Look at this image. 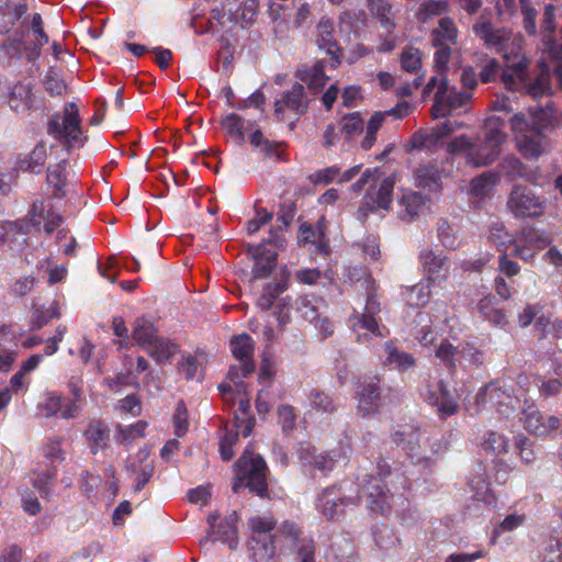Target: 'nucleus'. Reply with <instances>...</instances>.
Returning <instances> with one entry per match:
<instances>
[{
    "mask_svg": "<svg viewBox=\"0 0 562 562\" xmlns=\"http://www.w3.org/2000/svg\"><path fill=\"white\" fill-rule=\"evenodd\" d=\"M473 33L484 46L505 59L501 80L507 90L541 98L550 91L551 75L548 65L539 63L537 72H530L529 59L521 54L520 40L506 27H495L490 21L473 24Z\"/></svg>",
    "mask_w": 562,
    "mask_h": 562,
    "instance_id": "f257e3e1",
    "label": "nucleus"
},
{
    "mask_svg": "<svg viewBox=\"0 0 562 562\" xmlns=\"http://www.w3.org/2000/svg\"><path fill=\"white\" fill-rule=\"evenodd\" d=\"M555 126L562 127V113L540 106L530 108L529 117L525 113L510 117L516 147L527 159H536L543 153L546 132Z\"/></svg>",
    "mask_w": 562,
    "mask_h": 562,
    "instance_id": "f03ea898",
    "label": "nucleus"
},
{
    "mask_svg": "<svg viewBox=\"0 0 562 562\" xmlns=\"http://www.w3.org/2000/svg\"><path fill=\"white\" fill-rule=\"evenodd\" d=\"M248 550L255 562H270L274 558L279 536L296 543L302 533L299 525L291 520H284L277 527V520L272 516H252L248 519Z\"/></svg>",
    "mask_w": 562,
    "mask_h": 562,
    "instance_id": "7ed1b4c3",
    "label": "nucleus"
},
{
    "mask_svg": "<svg viewBox=\"0 0 562 562\" xmlns=\"http://www.w3.org/2000/svg\"><path fill=\"white\" fill-rule=\"evenodd\" d=\"M392 468L384 458H379L375 465V474L368 475L362 484V491L367 497L368 508L382 516H387L396 501L404 506L408 505L407 498L403 495L396 496L387 487L386 479L391 476Z\"/></svg>",
    "mask_w": 562,
    "mask_h": 562,
    "instance_id": "20e7f679",
    "label": "nucleus"
},
{
    "mask_svg": "<svg viewBox=\"0 0 562 562\" xmlns=\"http://www.w3.org/2000/svg\"><path fill=\"white\" fill-rule=\"evenodd\" d=\"M504 121L497 116L485 120V134L483 138H476L473 147L465 154L467 164L479 168L491 165L501 154V147L506 140L503 132Z\"/></svg>",
    "mask_w": 562,
    "mask_h": 562,
    "instance_id": "39448f33",
    "label": "nucleus"
},
{
    "mask_svg": "<svg viewBox=\"0 0 562 562\" xmlns=\"http://www.w3.org/2000/svg\"><path fill=\"white\" fill-rule=\"evenodd\" d=\"M249 447L245 449L244 454L236 461V477L233 484L234 493H238L241 486L248 487L261 498L269 496L267 473L268 467L261 456L248 458Z\"/></svg>",
    "mask_w": 562,
    "mask_h": 562,
    "instance_id": "423d86ee",
    "label": "nucleus"
},
{
    "mask_svg": "<svg viewBox=\"0 0 562 562\" xmlns=\"http://www.w3.org/2000/svg\"><path fill=\"white\" fill-rule=\"evenodd\" d=\"M47 134L67 148L83 145L86 137L82 136L81 119L76 103H66L63 114H52L47 123Z\"/></svg>",
    "mask_w": 562,
    "mask_h": 562,
    "instance_id": "0eeeda50",
    "label": "nucleus"
},
{
    "mask_svg": "<svg viewBox=\"0 0 562 562\" xmlns=\"http://www.w3.org/2000/svg\"><path fill=\"white\" fill-rule=\"evenodd\" d=\"M348 483L333 484L318 493L315 502L316 509L327 520L338 519L348 508L360 504V493L355 488L348 493Z\"/></svg>",
    "mask_w": 562,
    "mask_h": 562,
    "instance_id": "6e6552de",
    "label": "nucleus"
},
{
    "mask_svg": "<svg viewBox=\"0 0 562 562\" xmlns=\"http://www.w3.org/2000/svg\"><path fill=\"white\" fill-rule=\"evenodd\" d=\"M420 397L436 409L442 420L459 413L458 397L448 389L447 383L438 376L428 375L419 387Z\"/></svg>",
    "mask_w": 562,
    "mask_h": 562,
    "instance_id": "1a4fd4ad",
    "label": "nucleus"
},
{
    "mask_svg": "<svg viewBox=\"0 0 562 562\" xmlns=\"http://www.w3.org/2000/svg\"><path fill=\"white\" fill-rule=\"evenodd\" d=\"M255 340L248 334L235 335L231 339V349L235 359L240 361V368L231 367L227 378L233 381L239 392L246 390L247 385L243 382H235V379L249 376L255 371L254 353H255Z\"/></svg>",
    "mask_w": 562,
    "mask_h": 562,
    "instance_id": "9d476101",
    "label": "nucleus"
},
{
    "mask_svg": "<svg viewBox=\"0 0 562 562\" xmlns=\"http://www.w3.org/2000/svg\"><path fill=\"white\" fill-rule=\"evenodd\" d=\"M507 209L516 218H538L544 213V201L530 188L516 184L508 195Z\"/></svg>",
    "mask_w": 562,
    "mask_h": 562,
    "instance_id": "9b49d317",
    "label": "nucleus"
},
{
    "mask_svg": "<svg viewBox=\"0 0 562 562\" xmlns=\"http://www.w3.org/2000/svg\"><path fill=\"white\" fill-rule=\"evenodd\" d=\"M551 243L550 237L532 226H525L509 240L513 246L512 255L525 262H531L539 250L544 249Z\"/></svg>",
    "mask_w": 562,
    "mask_h": 562,
    "instance_id": "f8f14e48",
    "label": "nucleus"
},
{
    "mask_svg": "<svg viewBox=\"0 0 562 562\" xmlns=\"http://www.w3.org/2000/svg\"><path fill=\"white\" fill-rule=\"evenodd\" d=\"M34 90L35 83L31 80L14 82L7 93L9 108L18 114L42 110L44 100Z\"/></svg>",
    "mask_w": 562,
    "mask_h": 562,
    "instance_id": "ddd939ff",
    "label": "nucleus"
},
{
    "mask_svg": "<svg viewBox=\"0 0 562 562\" xmlns=\"http://www.w3.org/2000/svg\"><path fill=\"white\" fill-rule=\"evenodd\" d=\"M470 99L471 94L469 92L458 91L449 86L446 77H441L431 106L432 115L436 119L445 117L452 111L463 108Z\"/></svg>",
    "mask_w": 562,
    "mask_h": 562,
    "instance_id": "4468645a",
    "label": "nucleus"
},
{
    "mask_svg": "<svg viewBox=\"0 0 562 562\" xmlns=\"http://www.w3.org/2000/svg\"><path fill=\"white\" fill-rule=\"evenodd\" d=\"M419 440L420 426L415 420L398 425V428L392 434L393 443L405 450L413 463L422 464L425 462L428 464L430 458L428 454H422Z\"/></svg>",
    "mask_w": 562,
    "mask_h": 562,
    "instance_id": "2eb2a0df",
    "label": "nucleus"
},
{
    "mask_svg": "<svg viewBox=\"0 0 562 562\" xmlns=\"http://www.w3.org/2000/svg\"><path fill=\"white\" fill-rule=\"evenodd\" d=\"M515 398L510 392L501 386L497 381L490 382L482 386L474 400L476 412L486 407L495 408L499 414H508L514 407Z\"/></svg>",
    "mask_w": 562,
    "mask_h": 562,
    "instance_id": "dca6fc26",
    "label": "nucleus"
},
{
    "mask_svg": "<svg viewBox=\"0 0 562 562\" xmlns=\"http://www.w3.org/2000/svg\"><path fill=\"white\" fill-rule=\"evenodd\" d=\"M310 99L305 93L302 83H295L288 91H284L279 99L274 101V114L278 120H285L288 114L296 119L307 113Z\"/></svg>",
    "mask_w": 562,
    "mask_h": 562,
    "instance_id": "f3484780",
    "label": "nucleus"
},
{
    "mask_svg": "<svg viewBox=\"0 0 562 562\" xmlns=\"http://www.w3.org/2000/svg\"><path fill=\"white\" fill-rule=\"evenodd\" d=\"M40 412L46 418L56 417L65 420L75 419L81 412V405L60 392H47L44 401L38 405Z\"/></svg>",
    "mask_w": 562,
    "mask_h": 562,
    "instance_id": "a211bd4d",
    "label": "nucleus"
},
{
    "mask_svg": "<svg viewBox=\"0 0 562 562\" xmlns=\"http://www.w3.org/2000/svg\"><path fill=\"white\" fill-rule=\"evenodd\" d=\"M316 45L331 58V67L336 68L342 59V48L335 38V23L323 16L316 26Z\"/></svg>",
    "mask_w": 562,
    "mask_h": 562,
    "instance_id": "6ab92c4d",
    "label": "nucleus"
},
{
    "mask_svg": "<svg viewBox=\"0 0 562 562\" xmlns=\"http://www.w3.org/2000/svg\"><path fill=\"white\" fill-rule=\"evenodd\" d=\"M247 254L255 261L252 268V277L255 279L268 278L277 266L278 254L274 249H270L265 243L258 245H247Z\"/></svg>",
    "mask_w": 562,
    "mask_h": 562,
    "instance_id": "aec40b11",
    "label": "nucleus"
},
{
    "mask_svg": "<svg viewBox=\"0 0 562 562\" xmlns=\"http://www.w3.org/2000/svg\"><path fill=\"white\" fill-rule=\"evenodd\" d=\"M27 215L36 231L43 227L48 235L53 234L64 221L63 216L52 205L46 206L43 200L34 201Z\"/></svg>",
    "mask_w": 562,
    "mask_h": 562,
    "instance_id": "412c9836",
    "label": "nucleus"
},
{
    "mask_svg": "<svg viewBox=\"0 0 562 562\" xmlns=\"http://www.w3.org/2000/svg\"><path fill=\"white\" fill-rule=\"evenodd\" d=\"M379 383V379L372 378L370 381L361 384L360 391L357 393V409L363 417L376 414L382 406L381 387Z\"/></svg>",
    "mask_w": 562,
    "mask_h": 562,
    "instance_id": "4be33fe9",
    "label": "nucleus"
},
{
    "mask_svg": "<svg viewBox=\"0 0 562 562\" xmlns=\"http://www.w3.org/2000/svg\"><path fill=\"white\" fill-rule=\"evenodd\" d=\"M420 265L429 282L441 283L448 279V257L436 254L431 248L425 249L419 255Z\"/></svg>",
    "mask_w": 562,
    "mask_h": 562,
    "instance_id": "5701e85b",
    "label": "nucleus"
},
{
    "mask_svg": "<svg viewBox=\"0 0 562 562\" xmlns=\"http://www.w3.org/2000/svg\"><path fill=\"white\" fill-rule=\"evenodd\" d=\"M349 324L353 333L357 334V340L359 342H366L373 337H383L384 334L381 331V326L376 317L353 311V314L349 317Z\"/></svg>",
    "mask_w": 562,
    "mask_h": 562,
    "instance_id": "b1692460",
    "label": "nucleus"
},
{
    "mask_svg": "<svg viewBox=\"0 0 562 562\" xmlns=\"http://www.w3.org/2000/svg\"><path fill=\"white\" fill-rule=\"evenodd\" d=\"M395 181L393 177H386L381 182L378 189L370 188L364 195V203L370 212L378 210H387L392 203V195Z\"/></svg>",
    "mask_w": 562,
    "mask_h": 562,
    "instance_id": "393cba45",
    "label": "nucleus"
},
{
    "mask_svg": "<svg viewBox=\"0 0 562 562\" xmlns=\"http://www.w3.org/2000/svg\"><path fill=\"white\" fill-rule=\"evenodd\" d=\"M300 459L307 465L323 472H331L336 465L338 453L336 451L317 452L316 449L310 445L300 448Z\"/></svg>",
    "mask_w": 562,
    "mask_h": 562,
    "instance_id": "a878e982",
    "label": "nucleus"
},
{
    "mask_svg": "<svg viewBox=\"0 0 562 562\" xmlns=\"http://www.w3.org/2000/svg\"><path fill=\"white\" fill-rule=\"evenodd\" d=\"M85 439L92 454L103 451L110 440V429L102 420H92L83 431Z\"/></svg>",
    "mask_w": 562,
    "mask_h": 562,
    "instance_id": "bb28decb",
    "label": "nucleus"
},
{
    "mask_svg": "<svg viewBox=\"0 0 562 562\" xmlns=\"http://www.w3.org/2000/svg\"><path fill=\"white\" fill-rule=\"evenodd\" d=\"M295 77L306 83L307 88L314 93H318L327 83L328 77L325 75V61L318 60L312 67L297 69Z\"/></svg>",
    "mask_w": 562,
    "mask_h": 562,
    "instance_id": "cd10ccee",
    "label": "nucleus"
},
{
    "mask_svg": "<svg viewBox=\"0 0 562 562\" xmlns=\"http://www.w3.org/2000/svg\"><path fill=\"white\" fill-rule=\"evenodd\" d=\"M218 516L209 515L207 522L210 525V537L213 541L226 543L231 550H235L238 546L237 527L223 521L216 522Z\"/></svg>",
    "mask_w": 562,
    "mask_h": 562,
    "instance_id": "c85d7f7f",
    "label": "nucleus"
},
{
    "mask_svg": "<svg viewBox=\"0 0 562 562\" xmlns=\"http://www.w3.org/2000/svg\"><path fill=\"white\" fill-rule=\"evenodd\" d=\"M296 310L301 313L302 317H304L310 323L315 324V326H318V323L321 322L322 325L319 327L321 329H324L325 337L333 334V329H330L328 319L319 318L317 301L315 297H310L307 295L300 296L296 300Z\"/></svg>",
    "mask_w": 562,
    "mask_h": 562,
    "instance_id": "c756f323",
    "label": "nucleus"
},
{
    "mask_svg": "<svg viewBox=\"0 0 562 562\" xmlns=\"http://www.w3.org/2000/svg\"><path fill=\"white\" fill-rule=\"evenodd\" d=\"M442 170L436 165H420L415 170V181L418 188L437 192L441 189Z\"/></svg>",
    "mask_w": 562,
    "mask_h": 562,
    "instance_id": "7c9ffc66",
    "label": "nucleus"
},
{
    "mask_svg": "<svg viewBox=\"0 0 562 562\" xmlns=\"http://www.w3.org/2000/svg\"><path fill=\"white\" fill-rule=\"evenodd\" d=\"M459 31L454 21L445 16L438 22V27L434 29L430 33L432 46L441 44L456 45L458 43Z\"/></svg>",
    "mask_w": 562,
    "mask_h": 562,
    "instance_id": "2f4dec72",
    "label": "nucleus"
},
{
    "mask_svg": "<svg viewBox=\"0 0 562 562\" xmlns=\"http://www.w3.org/2000/svg\"><path fill=\"white\" fill-rule=\"evenodd\" d=\"M157 327L147 316L137 317L133 324L132 337L142 349H145L156 337Z\"/></svg>",
    "mask_w": 562,
    "mask_h": 562,
    "instance_id": "473e14b6",
    "label": "nucleus"
},
{
    "mask_svg": "<svg viewBox=\"0 0 562 562\" xmlns=\"http://www.w3.org/2000/svg\"><path fill=\"white\" fill-rule=\"evenodd\" d=\"M538 558L540 562H562V539L555 530L541 540Z\"/></svg>",
    "mask_w": 562,
    "mask_h": 562,
    "instance_id": "72a5a7b5",
    "label": "nucleus"
},
{
    "mask_svg": "<svg viewBox=\"0 0 562 562\" xmlns=\"http://www.w3.org/2000/svg\"><path fill=\"white\" fill-rule=\"evenodd\" d=\"M498 172L509 181L530 180L527 166L514 155H507L502 159L498 165Z\"/></svg>",
    "mask_w": 562,
    "mask_h": 562,
    "instance_id": "f704fd0d",
    "label": "nucleus"
},
{
    "mask_svg": "<svg viewBox=\"0 0 562 562\" xmlns=\"http://www.w3.org/2000/svg\"><path fill=\"white\" fill-rule=\"evenodd\" d=\"M476 308L485 321L492 325L505 327L508 325L507 315L502 308L496 307L494 299L491 295L481 299L476 305Z\"/></svg>",
    "mask_w": 562,
    "mask_h": 562,
    "instance_id": "c9c22d12",
    "label": "nucleus"
},
{
    "mask_svg": "<svg viewBox=\"0 0 562 562\" xmlns=\"http://www.w3.org/2000/svg\"><path fill=\"white\" fill-rule=\"evenodd\" d=\"M288 288V279H281L266 284L260 297L257 300L256 306L262 312H268Z\"/></svg>",
    "mask_w": 562,
    "mask_h": 562,
    "instance_id": "e433bc0d",
    "label": "nucleus"
},
{
    "mask_svg": "<svg viewBox=\"0 0 562 562\" xmlns=\"http://www.w3.org/2000/svg\"><path fill=\"white\" fill-rule=\"evenodd\" d=\"M144 350L156 362L166 363L176 355L178 347L169 339L156 337Z\"/></svg>",
    "mask_w": 562,
    "mask_h": 562,
    "instance_id": "4c0bfd02",
    "label": "nucleus"
},
{
    "mask_svg": "<svg viewBox=\"0 0 562 562\" xmlns=\"http://www.w3.org/2000/svg\"><path fill=\"white\" fill-rule=\"evenodd\" d=\"M66 168L67 160H61L47 169L46 181L48 186L54 189L53 196L55 199H60L66 195Z\"/></svg>",
    "mask_w": 562,
    "mask_h": 562,
    "instance_id": "58836bf2",
    "label": "nucleus"
},
{
    "mask_svg": "<svg viewBox=\"0 0 562 562\" xmlns=\"http://www.w3.org/2000/svg\"><path fill=\"white\" fill-rule=\"evenodd\" d=\"M400 205L404 209L400 212L401 218L405 221L416 220L425 205L424 196L418 192H408L402 195Z\"/></svg>",
    "mask_w": 562,
    "mask_h": 562,
    "instance_id": "ea45409f",
    "label": "nucleus"
},
{
    "mask_svg": "<svg viewBox=\"0 0 562 562\" xmlns=\"http://www.w3.org/2000/svg\"><path fill=\"white\" fill-rule=\"evenodd\" d=\"M59 305L57 301H54L49 307L45 306H36L33 304L32 306V317H31V329L38 330L46 326L52 319L59 318Z\"/></svg>",
    "mask_w": 562,
    "mask_h": 562,
    "instance_id": "a19ab883",
    "label": "nucleus"
},
{
    "mask_svg": "<svg viewBox=\"0 0 562 562\" xmlns=\"http://www.w3.org/2000/svg\"><path fill=\"white\" fill-rule=\"evenodd\" d=\"M369 10L380 21L381 26L386 33H392L395 29V22L392 18V5L387 0H368Z\"/></svg>",
    "mask_w": 562,
    "mask_h": 562,
    "instance_id": "79ce46f5",
    "label": "nucleus"
},
{
    "mask_svg": "<svg viewBox=\"0 0 562 562\" xmlns=\"http://www.w3.org/2000/svg\"><path fill=\"white\" fill-rule=\"evenodd\" d=\"M27 11L25 3H20L11 8L10 4L0 7V35L7 34Z\"/></svg>",
    "mask_w": 562,
    "mask_h": 562,
    "instance_id": "37998d69",
    "label": "nucleus"
},
{
    "mask_svg": "<svg viewBox=\"0 0 562 562\" xmlns=\"http://www.w3.org/2000/svg\"><path fill=\"white\" fill-rule=\"evenodd\" d=\"M221 125L226 134L237 144L245 140L244 119L236 113H229L221 120Z\"/></svg>",
    "mask_w": 562,
    "mask_h": 562,
    "instance_id": "c03bdc74",
    "label": "nucleus"
},
{
    "mask_svg": "<svg viewBox=\"0 0 562 562\" xmlns=\"http://www.w3.org/2000/svg\"><path fill=\"white\" fill-rule=\"evenodd\" d=\"M449 11L447 0H425L420 3L416 16L419 21L426 22L427 20L439 16Z\"/></svg>",
    "mask_w": 562,
    "mask_h": 562,
    "instance_id": "a18cd8bd",
    "label": "nucleus"
},
{
    "mask_svg": "<svg viewBox=\"0 0 562 562\" xmlns=\"http://www.w3.org/2000/svg\"><path fill=\"white\" fill-rule=\"evenodd\" d=\"M313 409L322 414H333L337 409L335 400L322 390L313 389L308 395Z\"/></svg>",
    "mask_w": 562,
    "mask_h": 562,
    "instance_id": "49530a36",
    "label": "nucleus"
},
{
    "mask_svg": "<svg viewBox=\"0 0 562 562\" xmlns=\"http://www.w3.org/2000/svg\"><path fill=\"white\" fill-rule=\"evenodd\" d=\"M400 61L404 71L416 74L423 65V53L417 47L406 46L401 53Z\"/></svg>",
    "mask_w": 562,
    "mask_h": 562,
    "instance_id": "de8ad7c7",
    "label": "nucleus"
},
{
    "mask_svg": "<svg viewBox=\"0 0 562 562\" xmlns=\"http://www.w3.org/2000/svg\"><path fill=\"white\" fill-rule=\"evenodd\" d=\"M363 127L364 122L360 113L352 112L342 117L339 131L345 136L346 140L349 142L355 136L361 134Z\"/></svg>",
    "mask_w": 562,
    "mask_h": 562,
    "instance_id": "09e8293b",
    "label": "nucleus"
},
{
    "mask_svg": "<svg viewBox=\"0 0 562 562\" xmlns=\"http://www.w3.org/2000/svg\"><path fill=\"white\" fill-rule=\"evenodd\" d=\"M43 86L50 97H61L67 90L64 79L54 67H49L46 71L43 79Z\"/></svg>",
    "mask_w": 562,
    "mask_h": 562,
    "instance_id": "8fccbe9b",
    "label": "nucleus"
},
{
    "mask_svg": "<svg viewBox=\"0 0 562 562\" xmlns=\"http://www.w3.org/2000/svg\"><path fill=\"white\" fill-rule=\"evenodd\" d=\"M147 428V423L143 420H138L133 425L127 427L117 426L115 440L119 443H130L135 438H142L145 436V430Z\"/></svg>",
    "mask_w": 562,
    "mask_h": 562,
    "instance_id": "3c124183",
    "label": "nucleus"
},
{
    "mask_svg": "<svg viewBox=\"0 0 562 562\" xmlns=\"http://www.w3.org/2000/svg\"><path fill=\"white\" fill-rule=\"evenodd\" d=\"M546 50L548 52L550 61L553 65V72L562 86V41L550 37L546 42Z\"/></svg>",
    "mask_w": 562,
    "mask_h": 562,
    "instance_id": "603ef678",
    "label": "nucleus"
},
{
    "mask_svg": "<svg viewBox=\"0 0 562 562\" xmlns=\"http://www.w3.org/2000/svg\"><path fill=\"white\" fill-rule=\"evenodd\" d=\"M385 351L387 353L386 362L395 364L400 370H407L415 364V359L412 355L400 351L391 342L385 344Z\"/></svg>",
    "mask_w": 562,
    "mask_h": 562,
    "instance_id": "864d4df0",
    "label": "nucleus"
},
{
    "mask_svg": "<svg viewBox=\"0 0 562 562\" xmlns=\"http://www.w3.org/2000/svg\"><path fill=\"white\" fill-rule=\"evenodd\" d=\"M46 160V148L43 144H37L34 149L31 151L29 158L21 161V169L32 172L38 173L41 168L44 166Z\"/></svg>",
    "mask_w": 562,
    "mask_h": 562,
    "instance_id": "5fc2aeb1",
    "label": "nucleus"
},
{
    "mask_svg": "<svg viewBox=\"0 0 562 562\" xmlns=\"http://www.w3.org/2000/svg\"><path fill=\"white\" fill-rule=\"evenodd\" d=\"M481 446L484 451L498 456L501 453L507 452L508 439H506L504 435L497 431L490 430Z\"/></svg>",
    "mask_w": 562,
    "mask_h": 562,
    "instance_id": "6e6d98bb",
    "label": "nucleus"
},
{
    "mask_svg": "<svg viewBox=\"0 0 562 562\" xmlns=\"http://www.w3.org/2000/svg\"><path fill=\"white\" fill-rule=\"evenodd\" d=\"M495 182L496 177L494 173L490 171L483 172L471 180L470 193L476 198H484Z\"/></svg>",
    "mask_w": 562,
    "mask_h": 562,
    "instance_id": "4d7b16f0",
    "label": "nucleus"
},
{
    "mask_svg": "<svg viewBox=\"0 0 562 562\" xmlns=\"http://www.w3.org/2000/svg\"><path fill=\"white\" fill-rule=\"evenodd\" d=\"M526 521V515L524 514H512L506 516L503 521L494 528L491 536V542L496 543L497 538L503 532H510L519 528Z\"/></svg>",
    "mask_w": 562,
    "mask_h": 562,
    "instance_id": "13d9d810",
    "label": "nucleus"
},
{
    "mask_svg": "<svg viewBox=\"0 0 562 562\" xmlns=\"http://www.w3.org/2000/svg\"><path fill=\"white\" fill-rule=\"evenodd\" d=\"M278 425L281 427L282 431L289 435L296 425V409L294 406L289 404H282L278 407Z\"/></svg>",
    "mask_w": 562,
    "mask_h": 562,
    "instance_id": "bf43d9fd",
    "label": "nucleus"
},
{
    "mask_svg": "<svg viewBox=\"0 0 562 562\" xmlns=\"http://www.w3.org/2000/svg\"><path fill=\"white\" fill-rule=\"evenodd\" d=\"M522 14V25L527 34L535 35L537 33V10L532 7L530 0H518Z\"/></svg>",
    "mask_w": 562,
    "mask_h": 562,
    "instance_id": "052dcab7",
    "label": "nucleus"
},
{
    "mask_svg": "<svg viewBox=\"0 0 562 562\" xmlns=\"http://www.w3.org/2000/svg\"><path fill=\"white\" fill-rule=\"evenodd\" d=\"M238 441V430L226 429L220 439V454L224 461H231L235 457L234 447Z\"/></svg>",
    "mask_w": 562,
    "mask_h": 562,
    "instance_id": "680f3d73",
    "label": "nucleus"
},
{
    "mask_svg": "<svg viewBox=\"0 0 562 562\" xmlns=\"http://www.w3.org/2000/svg\"><path fill=\"white\" fill-rule=\"evenodd\" d=\"M451 46L449 44H441L439 46H434L436 48L434 54V67L438 75H443L449 69V61L451 58Z\"/></svg>",
    "mask_w": 562,
    "mask_h": 562,
    "instance_id": "e2e57ef3",
    "label": "nucleus"
},
{
    "mask_svg": "<svg viewBox=\"0 0 562 562\" xmlns=\"http://www.w3.org/2000/svg\"><path fill=\"white\" fill-rule=\"evenodd\" d=\"M340 175V168L338 166H330L323 169H318L311 173L307 179L315 186L323 184L327 186L335 179H338Z\"/></svg>",
    "mask_w": 562,
    "mask_h": 562,
    "instance_id": "0e129e2a",
    "label": "nucleus"
},
{
    "mask_svg": "<svg viewBox=\"0 0 562 562\" xmlns=\"http://www.w3.org/2000/svg\"><path fill=\"white\" fill-rule=\"evenodd\" d=\"M456 356H460V351L450 342L443 341L436 349V357L440 359L449 370H456Z\"/></svg>",
    "mask_w": 562,
    "mask_h": 562,
    "instance_id": "69168bd1",
    "label": "nucleus"
},
{
    "mask_svg": "<svg viewBox=\"0 0 562 562\" xmlns=\"http://www.w3.org/2000/svg\"><path fill=\"white\" fill-rule=\"evenodd\" d=\"M173 432L178 438L183 437L189 429L188 411L183 402H179L173 414Z\"/></svg>",
    "mask_w": 562,
    "mask_h": 562,
    "instance_id": "338daca9",
    "label": "nucleus"
},
{
    "mask_svg": "<svg viewBox=\"0 0 562 562\" xmlns=\"http://www.w3.org/2000/svg\"><path fill=\"white\" fill-rule=\"evenodd\" d=\"M525 428L536 436H546L544 415L539 411L528 413L525 420Z\"/></svg>",
    "mask_w": 562,
    "mask_h": 562,
    "instance_id": "774afa93",
    "label": "nucleus"
}]
</instances>
